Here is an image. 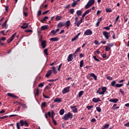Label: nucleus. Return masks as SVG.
Here are the masks:
<instances>
[{"label": "nucleus", "mask_w": 129, "mask_h": 129, "mask_svg": "<svg viewBox=\"0 0 129 129\" xmlns=\"http://www.w3.org/2000/svg\"><path fill=\"white\" fill-rule=\"evenodd\" d=\"M41 12H42V11H41V10H39L38 12V13L37 14V15L38 16H40L41 15H42Z\"/></svg>", "instance_id": "54"}, {"label": "nucleus", "mask_w": 129, "mask_h": 129, "mask_svg": "<svg viewBox=\"0 0 129 129\" xmlns=\"http://www.w3.org/2000/svg\"><path fill=\"white\" fill-rule=\"evenodd\" d=\"M82 14H83V12H82L81 10L77 11V15L78 17H80Z\"/></svg>", "instance_id": "24"}, {"label": "nucleus", "mask_w": 129, "mask_h": 129, "mask_svg": "<svg viewBox=\"0 0 129 129\" xmlns=\"http://www.w3.org/2000/svg\"><path fill=\"white\" fill-rule=\"evenodd\" d=\"M102 34L106 40L109 39V38H110V32H107L106 31H103Z\"/></svg>", "instance_id": "4"}, {"label": "nucleus", "mask_w": 129, "mask_h": 129, "mask_svg": "<svg viewBox=\"0 0 129 129\" xmlns=\"http://www.w3.org/2000/svg\"><path fill=\"white\" fill-rule=\"evenodd\" d=\"M79 38V37H77L76 36H75L74 38H72V41H75L76 40H77Z\"/></svg>", "instance_id": "53"}, {"label": "nucleus", "mask_w": 129, "mask_h": 129, "mask_svg": "<svg viewBox=\"0 0 129 129\" xmlns=\"http://www.w3.org/2000/svg\"><path fill=\"white\" fill-rule=\"evenodd\" d=\"M64 113V109H61L60 110H59V115H63Z\"/></svg>", "instance_id": "36"}, {"label": "nucleus", "mask_w": 129, "mask_h": 129, "mask_svg": "<svg viewBox=\"0 0 129 129\" xmlns=\"http://www.w3.org/2000/svg\"><path fill=\"white\" fill-rule=\"evenodd\" d=\"M82 23H83V19H81V20L77 21V23H76L75 25H77V27H79L81 24H82Z\"/></svg>", "instance_id": "16"}, {"label": "nucleus", "mask_w": 129, "mask_h": 129, "mask_svg": "<svg viewBox=\"0 0 129 129\" xmlns=\"http://www.w3.org/2000/svg\"><path fill=\"white\" fill-rule=\"evenodd\" d=\"M43 98H45L46 99H49L50 98V97L49 96H46L44 95V93H43Z\"/></svg>", "instance_id": "58"}, {"label": "nucleus", "mask_w": 129, "mask_h": 129, "mask_svg": "<svg viewBox=\"0 0 129 129\" xmlns=\"http://www.w3.org/2000/svg\"><path fill=\"white\" fill-rule=\"evenodd\" d=\"M52 74V70H50L47 72V73L46 74L45 77L49 78Z\"/></svg>", "instance_id": "14"}, {"label": "nucleus", "mask_w": 129, "mask_h": 129, "mask_svg": "<svg viewBox=\"0 0 129 129\" xmlns=\"http://www.w3.org/2000/svg\"><path fill=\"white\" fill-rule=\"evenodd\" d=\"M64 26H65V24L63 22H60L58 24H57V27L58 28H61L64 27Z\"/></svg>", "instance_id": "20"}, {"label": "nucleus", "mask_w": 129, "mask_h": 129, "mask_svg": "<svg viewBox=\"0 0 129 129\" xmlns=\"http://www.w3.org/2000/svg\"><path fill=\"white\" fill-rule=\"evenodd\" d=\"M93 57L94 60H95V61H97V62L100 61V60L97 58L96 56L93 55Z\"/></svg>", "instance_id": "44"}, {"label": "nucleus", "mask_w": 129, "mask_h": 129, "mask_svg": "<svg viewBox=\"0 0 129 129\" xmlns=\"http://www.w3.org/2000/svg\"><path fill=\"white\" fill-rule=\"evenodd\" d=\"M17 35V33L12 34V35L11 36V37H10V38H9L7 40V43H8L9 44L12 41H13V40H14V39L15 37V36Z\"/></svg>", "instance_id": "5"}, {"label": "nucleus", "mask_w": 129, "mask_h": 129, "mask_svg": "<svg viewBox=\"0 0 129 129\" xmlns=\"http://www.w3.org/2000/svg\"><path fill=\"white\" fill-rule=\"evenodd\" d=\"M73 54H70L68 56L67 61L68 62L72 61L74 59V57H73Z\"/></svg>", "instance_id": "9"}, {"label": "nucleus", "mask_w": 129, "mask_h": 129, "mask_svg": "<svg viewBox=\"0 0 129 129\" xmlns=\"http://www.w3.org/2000/svg\"><path fill=\"white\" fill-rule=\"evenodd\" d=\"M117 106V104H114L113 107H112V109L114 110L115 109H119V106H117V107H115V106Z\"/></svg>", "instance_id": "27"}, {"label": "nucleus", "mask_w": 129, "mask_h": 129, "mask_svg": "<svg viewBox=\"0 0 129 129\" xmlns=\"http://www.w3.org/2000/svg\"><path fill=\"white\" fill-rule=\"evenodd\" d=\"M64 24H65V26H66V27L68 28H69L70 26L71 25V22L70 20L67 21V22Z\"/></svg>", "instance_id": "13"}, {"label": "nucleus", "mask_w": 129, "mask_h": 129, "mask_svg": "<svg viewBox=\"0 0 129 129\" xmlns=\"http://www.w3.org/2000/svg\"><path fill=\"white\" fill-rule=\"evenodd\" d=\"M115 85H116V82H115V81H113L111 82V84L110 85L112 86V87H115Z\"/></svg>", "instance_id": "32"}, {"label": "nucleus", "mask_w": 129, "mask_h": 129, "mask_svg": "<svg viewBox=\"0 0 129 129\" xmlns=\"http://www.w3.org/2000/svg\"><path fill=\"white\" fill-rule=\"evenodd\" d=\"M124 86V84H116L115 87L116 88H120Z\"/></svg>", "instance_id": "23"}, {"label": "nucleus", "mask_w": 129, "mask_h": 129, "mask_svg": "<svg viewBox=\"0 0 129 129\" xmlns=\"http://www.w3.org/2000/svg\"><path fill=\"white\" fill-rule=\"evenodd\" d=\"M28 25L29 24L23 23V26H21V28L23 29H27L28 27Z\"/></svg>", "instance_id": "17"}, {"label": "nucleus", "mask_w": 129, "mask_h": 129, "mask_svg": "<svg viewBox=\"0 0 129 129\" xmlns=\"http://www.w3.org/2000/svg\"><path fill=\"white\" fill-rule=\"evenodd\" d=\"M71 88V87L70 86H68L66 88H64V89L62 90V94H66V93H69Z\"/></svg>", "instance_id": "8"}, {"label": "nucleus", "mask_w": 129, "mask_h": 129, "mask_svg": "<svg viewBox=\"0 0 129 129\" xmlns=\"http://www.w3.org/2000/svg\"><path fill=\"white\" fill-rule=\"evenodd\" d=\"M77 5V2H74V3H73L72 4L73 8H75L76 6Z\"/></svg>", "instance_id": "51"}, {"label": "nucleus", "mask_w": 129, "mask_h": 129, "mask_svg": "<svg viewBox=\"0 0 129 129\" xmlns=\"http://www.w3.org/2000/svg\"><path fill=\"white\" fill-rule=\"evenodd\" d=\"M93 34V32L91 31L90 29H87L86 31L84 32V35L90 36Z\"/></svg>", "instance_id": "7"}, {"label": "nucleus", "mask_w": 129, "mask_h": 129, "mask_svg": "<svg viewBox=\"0 0 129 129\" xmlns=\"http://www.w3.org/2000/svg\"><path fill=\"white\" fill-rule=\"evenodd\" d=\"M58 80V79H55L54 80H53V79L48 80V81L49 82H55Z\"/></svg>", "instance_id": "39"}, {"label": "nucleus", "mask_w": 129, "mask_h": 129, "mask_svg": "<svg viewBox=\"0 0 129 129\" xmlns=\"http://www.w3.org/2000/svg\"><path fill=\"white\" fill-rule=\"evenodd\" d=\"M106 57H107V55H106V54L105 53L102 54V57L103 58H106Z\"/></svg>", "instance_id": "61"}, {"label": "nucleus", "mask_w": 129, "mask_h": 129, "mask_svg": "<svg viewBox=\"0 0 129 129\" xmlns=\"http://www.w3.org/2000/svg\"><path fill=\"white\" fill-rule=\"evenodd\" d=\"M73 114L71 112H69L68 114L64 115V116L62 118L64 121L68 120L69 119H72L73 118Z\"/></svg>", "instance_id": "2"}, {"label": "nucleus", "mask_w": 129, "mask_h": 129, "mask_svg": "<svg viewBox=\"0 0 129 129\" xmlns=\"http://www.w3.org/2000/svg\"><path fill=\"white\" fill-rule=\"evenodd\" d=\"M110 126V124H105L104 125L102 126V129H107L109 126Z\"/></svg>", "instance_id": "25"}, {"label": "nucleus", "mask_w": 129, "mask_h": 129, "mask_svg": "<svg viewBox=\"0 0 129 129\" xmlns=\"http://www.w3.org/2000/svg\"><path fill=\"white\" fill-rule=\"evenodd\" d=\"M95 4V0H89L88 4L85 6V9H88L91 6H92Z\"/></svg>", "instance_id": "3"}, {"label": "nucleus", "mask_w": 129, "mask_h": 129, "mask_svg": "<svg viewBox=\"0 0 129 129\" xmlns=\"http://www.w3.org/2000/svg\"><path fill=\"white\" fill-rule=\"evenodd\" d=\"M40 92V91L39 90V89L38 88V89H36V93H34V96H35V97H36V96H38V95H39V92Z\"/></svg>", "instance_id": "31"}, {"label": "nucleus", "mask_w": 129, "mask_h": 129, "mask_svg": "<svg viewBox=\"0 0 129 129\" xmlns=\"http://www.w3.org/2000/svg\"><path fill=\"white\" fill-rule=\"evenodd\" d=\"M47 115L49 117H51V112L48 111V112H47Z\"/></svg>", "instance_id": "62"}, {"label": "nucleus", "mask_w": 129, "mask_h": 129, "mask_svg": "<svg viewBox=\"0 0 129 129\" xmlns=\"http://www.w3.org/2000/svg\"><path fill=\"white\" fill-rule=\"evenodd\" d=\"M106 13H111L112 12V10L111 8H106Z\"/></svg>", "instance_id": "38"}, {"label": "nucleus", "mask_w": 129, "mask_h": 129, "mask_svg": "<svg viewBox=\"0 0 129 129\" xmlns=\"http://www.w3.org/2000/svg\"><path fill=\"white\" fill-rule=\"evenodd\" d=\"M86 108H88V110H91V109L93 108V105L87 106Z\"/></svg>", "instance_id": "47"}, {"label": "nucleus", "mask_w": 129, "mask_h": 129, "mask_svg": "<svg viewBox=\"0 0 129 129\" xmlns=\"http://www.w3.org/2000/svg\"><path fill=\"white\" fill-rule=\"evenodd\" d=\"M80 50H81V47H79V48H78L75 50V52L73 54H74L75 57H76V54H75L78 53L79 51H80Z\"/></svg>", "instance_id": "22"}, {"label": "nucleus", "mask_w": 129, "mask_h": 129, "mask_svg": "<svg viewBox=\"0 0 129 129\" xmlns=\"http://www.w3.org/2000/svg\"><path fill=\"white\" fill-rule=\"evenodd\" d=\"M103 29H106V30H110V28L109 27H103Z\"/></svg>", "instance_id": "55"}, {"label": "nucleus", "mask_w": 129, "mask_h": 129, "mask_svg": "<svg viewBox=\"0 0 129 129\" xmlns=\"http://www.w3.org/2000/svg\"><path fill=\"white\" fill-rule=\"evenodd\" d=\"M78 20H79V18L78 17H75V25L76 24V23L78 21Z\"/></svg>", "instance_id": "56"}, {"label": "nucleus", "mask_w": 129, "mask_h": 129, "mask_svg": "<svg viewBox=\"0 0 129 129\" xmlns=\"http://www.w3.org/2000/svg\"><path fill=\"white\" fill-rule=\"evenodd\" d=\"M44 54H45V55H48L49 53H48V49L47 48H45L44 49Z\"/></svg>", "instance_id": "45"}, {"label": "nucleus", "mask_w": 129, "mask_h": 129, "mask_svg": "<svg viewBox=\"0 0 129 129\" xmlns=\"http://www.w3.org/2000/svg\"><path fill=\"white\" fill-rule=\"evenodd\" d=\"M8 23V20H5L4 23H3L2 24V27L3 28H5V29H7V27H6V25H7V23Z\"/></svg>", "instance_id": "30"}, {"label": "nucleus", "mask_w": 129, "mask_h": 129, "mask_svg": "<svg viewBox=\"0 0 129 129\" xmlns=\"http://www.w3.org/2000/svg\"><path fill=\"white\" fill-rule=\"evenodd\" d=\"M72 109V111L73 113H76L77 112H78V109H77V108H75L74 109Z\"/></svg>", "instance_id": "42"}, {"label": "nucleus", "mask_w": 129, "mask_h": 129, "mask_svg": "<svg viewBox=\"0 0 129 129\" xmlns=\"http://www.w3.org/2000/svg\"><path fill=\"white\" fill-rule=\"evenodd\" d=\"M1 117V119H6L8 118L9 117V116H3L2 117Z\"/></svg>", "instance_id": "52"}, {"label": "nucleus", "mask_w": 129, "mask_h": 129, "mask_svg": "<svg viewBox=\"0 0 129 129\" xmlns=\"http://www.w3.org/2000/svg\"><path fill=\"white\" fill-rule=\"evenodd\" d=\"M84 91H81L79 92V98H81L82 97V96H83V94H84Z\"/></svg>", "instance_id": "34"}, {"label": "nucleus", "mask_w": 129, "mask_h": 129, "mask_svg": "<svg viewBox=\"0 0 129 129\" xmlns=\"http://www.w3.org/2000/svg\"><path fill=\"white\" fill-rule=\"evenodd\" d=\"M124 126L129 127V122L124 124Z\"/></svg>", "instance_id": "64"}, {"label": "nucleus", "mask_w": 129, "mask_h": 129, "mask_svg": "<svg viewBox=\"0 0 129 129\" xmlns=\"http://www.w3.org/2000/svg\"><path fill=\"white\" fill-rule=\"evenodd\" d=\"M24 125L25 126H29V124L26 121H24Z\"/></svg>", "instance_id": "59"}, {"label": "nucleus", "mask_w": 129, "mask_h": 129, "mask_svg": "<svg viewBox=\"0 0 129 129\" xmlns=\"http://www.w3.org/2000/svg\"><path fill=\"white\" fill-rule=\"evenodd\" d=\"M110 49H111V47H108V46H105V51L108 52Z\"/></svg>", "instance_id": "43"}, {"label": "nucleus", "mask_w": 129, "mask_h": 129, "mask_svg": "<svg viewBox=\"0 0 129 129\" xmlns=\"http://www.w3.org/2000/svg\"><path fill=\"white\" fill-rule=\"evenodd\" d=\"M49 19V17H45L42 19V20H40V22L42 23H44V22H46V20Z\"/></svg>", "instance_id": "28"}, {"label": "nucleus", "mask_w": 129, "mask_h": 129, "mask_svg": "<svg viewBox=\"0 0 129 129\" xmlns=\"http://www.w3.org/2000/svg\"><path fill=\"white\" fill-rule=\"evenodd\" d=\"M54 102H57V103H60L62 102V99L61 98H56V99H55L54 100Z\"/></svg>", "instance_id": "18"}, {"label": "nucleus", "mask_w": 129, "mask_h": 129, "mask_svg": "<svg viewBox=\"0 0 129 129\" xmlns=\"http://www.w3.org/2000/svg\"><path fill=\"white\" fill-rule=\"evenodd\" d=\"M107 88L106 87H103L101 88H99L97 91V94H99L100 95H103L106 92Z\"/></svg>", "instance_id": "1"}, {"label": "nucleus", "mask_w": 129, "mask_h": 129, "mask_svg": "<svg viewBox=\"0 0 129 129\" xmlns=\"http://www.w3.org/2000/svg\"><path fill=\"white\" fill-rule=\"evenodd\" d=\"M96 110H97V112H101V108L100 107H96Z\"/></svg>", "instance_id": "46"}, {"label": "nucleus", "mask_w": 129, "mask_h": 129, "mask_svg": "<svg viewBox=\"0 0 129 129\" xmlns=\"http://www.w3.org/2000/svg\"><path fill=\"white\" fill-rule=\"evenodd\" d=\"M20 125L21 126H23L24 125V121L23 120H21L20 121V123H16V126L17 127L18 129H20Z\"/></svg>", "instance_id": "6"}, {"label": "nucleus", "mask_w": 129, "mask_h": 129, "mask_svg": "<svg viewBox=\"0 0 129 129\" xmlns=\"http://www.w3.org/2000/svg\"><path fill=\"white\" fill-rule=\"evenodd\" d=\"M92 101L95 103H97L100 101H101V99L99 98H93Z\"/></svg>", "instance_id": "11"}, {"label": "nucleus", "mask_w": 129, "mask_h": 129, "mask_svg": "<svg viewBox=\"0 0 129 129\" xmlns=\"http://www.w3.org/2000/svg\"><path fill=\"white\" fill-rule=\"evenodd\" d=\"M62 63H61L59 65L58 68H57V71H60V69L62 68Z\"/></svg>", "instance_id": "49"}, {"label": "nucleus", "mask_w": 129, "mask_h": 129, "mask_svg": "<svg viewBox=\"0 0 129 129\" xmlns=\"http://www.w3.org/2000/svg\"><path fill=\"white\" fill-rule=\"evenodd\" d=\"M7 95H8V96H9L10 97H11V98H17V96H16L15 95H14L12 93H7Z\"/></svg>", "instance_id": "15"}, {"label": "nucleus", "mask_w": 129, "mask_h": 129, "mask_svg": "<svg viewBox=\"0 0 129 129\" xmlns=\"http://www.w3.org/2000/svg\"><path fill=\"white\" fill-rule=\"evenodd\" d=\"M95 45H99V41L96 40H95Z\"/></svg>", "instance_id": "63"}, {"label": "nucleus", "mask_w": 129, "mask_h": 129, "mask_svg": "<svg viewBox=\"0 0 129 129\" xmlns=\"http://www.w3.org/2000/svg\"><path fill=\"white\" fill-rule=\"evenodd\" d=\"M106 79L108 80H113L112 77H109V76L106 77Z\"/></svg>", "instance_id": "57"}, {"label": "nucleus", "mask_w": 129, "mask_h": 129, "mask_svg": "<svg viewBox=\"0 0 129 129\" xmlns=\"http://www.w3.org/2000/svg\"><path fill=\"white\" fill-rule=\"evenodd\" d=\"M47 29H48L47 25L42 26L41 27V30H46Z\"/></svg>", "instance_id": "33"}, {"label": "nucleus", "mask_w": 129, "mask_h": 129, "mask_svg": "<svg viewBox=\"0 0 129 129\" xmlns=\"http://www.w3.org/2000/svg\"><path fill=\"white\" fill-rule=\"evenodd\" d=\"M62 18H63V17L62 16H56V17L55 19V20L56 21H60Z\"/></svg>", "instance_id": "26"}, {"label": "nucleus", "mask_w": 129, "mask_h": 129, "mask_svg": "<svg viewBox=\"0 0 129 129\" xmlns=\"http://www.w3.org/2000/svg\"><path fill=\"white\" fill-rule=\"evenodd\" d=\"M70 108L72 109H75V108H77V106L73 105V106H71Z\"/></svg>", "instance_id": "60"}, {"label": "nucleus", "mask_w": 129, "mask_h": 129, "mask_svg": "<svg viewBox=\"0 0 129 129\" xmlns=\"http://www.w3.org/2000/svg\"><path fill=\"white\" fill-rule=\"evenodd\" d=\"M47 106V103L46 102H43L42 103H41V107L42 108H44V107H46Z\"/></svg>", "instance_id": "35"}, {"label": "nucleus", "mask_w": 129, "mask_h": 129, "mask_svg": "<svg viewBox=\"0 0 129 129\" xmlns=\"http://www.w3.org/2000/svg\"><path fill=\"white\" fill-rule=\"evenodd\" d=\"M107 45H108V47H113V46H114V44L113 43H108L107 44Z\"/></svg>", "instance_id": "48"}, {"label": "nucleus", "mask_w": 129, "mask_h": 129, "mask_svg": "<svg viewBox=\"0 0 129 129\" xmlns=\"http://www.w3.org/2000/svg\"><path fill=\"white\" fill-rule=\"evenodd\" d=\"M90 77H93L94 78V80H95V81L97 80V77L96 75H95V74H90Z\"/></svg>", "instance_id": "21"}, {"label": "nucleus", "mask_w": 129, "mask_h": 129, "mask_svg": "<svg viewBox=\"0 0 129 129\" xmlns=\"http://www.w3.org/2000/svg\"><path fill=\"white\" fill-rule=\"evenodd\" d=\"M84 66V60H82L80 62V68H83Z\"/></svg>", "instance_id": "37"}, {"label": "nucleus", "mask_w": 129, "mask_h": 129, "mask_svg": "<svg viewBox=\"0 0 129 129\" xmlns=\"http://www.w3.org/2000/svg\"><path fill=\"white\" fill-rule=\"evenodd\" d=\"M46 40H43V41H41V47H42L43 48H45V47H46Z\"/></svg>", "instance_id": "12"}, {"label": "nucleus", "mask_w": 129, "mask_h": 129, "mask_svg": "<svg viewBox=\"0 0 129 129\" xmlns=\"http://www.w3.org/2000/svg\"><path fill=\"white\" fill-rule=\"evenodd\" d=\"M51 71H52V72H53L54 74L55 75H56V74H57V71H56L55 67H52Z\"/></svg>", "instance_id": "29"}, {"label": "nucleus", "mask_w": 129, "mask_h": 129, "mask_svg": "<svg viewBox=\"0 0 129 129\" xmlns=\"http://www.w3.org/2000/svg\"><path fill=\"white\" fill-rule=\"evenodd\" d=\"M44 82L41 83L40 84H39L38 87L42 88L44 87Z\"/></svg>", "instance_id": "40"}, {"label": "nucleus", "mask_w": 129, "mask_h": 129, "mask_svg": "<svg viewBox=\"0 0 129 129\" xmlns=\"http://www.w3.org/2000/svg\"><path fill=\"white\" fill-rule=\"evenodd\" d=\"M109 101L113 103H117L119 101V99L117 98H113L109 100Z\"/></svg>", "instance_id": "10"}, {"label": "nucleus", "mask_w": 129, "mask_h": 129, "mask_svg": "<svg viewBox=\"0 0 129 129\" xmlns=\"http://www.w3.org/2000/svg\"><path fill=\"white\" fill-rule=\"evenodd\" d=\"M58 40L59 39L57 37H53V38H50V41L56 42V41H58Z\"/></svg>", "instance_id": "19"}, {"label": "nucleus", "mask_w": 129, "mask_h": 129, "mask_svg": "<svg viewBox=\"0 0 129 129\" xmlns=\"http://www.w3.org/2000/svg\"><path fill=\"white\" fill-rule=\"evenodd\" d=\"M74 12H75V10H74V9H71V10H70V13L71 14H72V15L74 14Z\"/></svg>", "instance_id": "50"}, {"label": "nucleus", "mask_w": 129, "mask_h": 129, "mask_svg": "<svg viewBox=\"0 0 129 129\" xmlns=\"http://www.w3.org/2000/svg\"><path fill=\"white\" fill-rule=\"evenodd\" d=\"M92 11V9H90L88 10H87L86 12H84V14H85L86 15H88V14H89Z\"/></svg>", "instance_id": "41"}]
</instances>
